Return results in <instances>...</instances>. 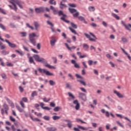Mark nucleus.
I'll return each instance as SVG.
<instances>
[{
  "label": "nucleus",
  "instance_id": "obj_43",
  "mask_svg": "<svg viewBox=\"0 0 131 131\" xmlns=\"http://www.w3.org/2000/svg\"><path fill=\"white\" fill-rule=\"evenodd\" d=\"M22 102H25V103H27V102H28V99L27 97H24L22 98Z\"/></svg>",
  "mask_w": 131,
  "mask_h": 131
},
{
  "label": "nucleus",
  "instance_id": "obj_36",
  "mask_svg": "<svg viewBox=\"0 0 131 131\" xmlns=\"http://www.w3.org/2000/svg\"><path fill=\"white\" fill-rule=\"evenodd\" d=\"M50 9L53 11V12L54 13V14H55V13H56L57 12V10H56V9L53 6H50Z\"/></svg>",
  "mask_w": 131,
  "mask_h": 131
},
{
  "label": "nucleus",
  "instance_id": "obj_17",
  "mask_svg": "<svg viewBox=\"0 0 131 131\" xmlns=\"http://www.w3.org/2000/svg\"><path fill=\"white\" fill-rule=\"evenodd\" d=\"M112 16L115 18V19H116V20H120V17L117 15V14L114 13H112Z\"/></svg>",
  "mask_w": 131,
  "mask_h": 131
},
{
  "label": "nucleus",
  "instance_id": "obj_63",
  "mask_svg": "<svg viewBox=\"0 0 131 131\" xmlns=\"http://www.w3.org/2000/svg\"><path fill=\"white\" fill-rule=\"evenodd\" d=\"M116 115L117 116V117H119L120 118H123V116H122V115L116 114Z\"/></svg>",
  "mask_w": 131,
  "mask_h": 131
},
{
  "label": "nucleus",
  "instance_id": "obj_54",
  "mask_svg": "<svg viewBox=\"0 0 131 131\" xmlns=\"http://www.w3.org/2000/svg\"><path fill=\"white\" fill-rule=\"evenodd\" d=\"M76 76L77 78H80L81 79H83V77H82L81 76H80V75L76 74Z\"/></svg>",
  "mask_w": 131,
  "mask_h": 131
},
{
  "label": "nucleus",
  "instance_id": "obj_11",
  "mask_svg": "<svg viewBox=\"0 0 131 131\" xmlns=\"http://www.w3.org/2000/svg\"><path fill=\"white\" fill-rule=\"evenodd\" d=\"M57 42V39L56 38H54V37H52V39L50 40V45L52 47H54L55 46V44Z\"/></svg>",
  "mask_w": 131,
  "mask_h": 131
},
{
  "label": "nucleus",
  "instance_id": "obj_45",
  "mask_svg": "<svg viewBox=\"0 0 131 131\" xmlns=\"http://www.w3.org/2000/svg\"><path fill=\"white\" fill-rule=\"evenodd\" d=\"M0 62H1V66H3V67H5V65L4 61H3V58H0Z\"/></svg>",
  "mask_w": 131,
  "mask_h": 131
},
{
  "label": "nucleus",
  "instance_id": "obj_26",
  "mask_svg": "<svg viewBox=\"0 0 131 131\" xmlns=\"http://www.w3.org/2000/svg\"><path fill=\"white\" fill-rule=\"evenodd\" d=\"M49 4H50V5H54V6H56V5H57V3H56V1H55V0H50Z\"/></svg>",
  "mask_w": 131,
  "mask_h": 131
},
{
  "label": "nucleus",
  "instance_id": "obj_18",
  "mask_svg": "<svg viewBox=\"0 0 131 131\" xmlns=\"http://www.w3.org/2000/svg\"><path fill=\"white\" fill-rule=\"evenodd\" d=\"M48 131H56L57 130V128L55 127H49L47 128Z\"/></svg>",
  "mask_w": 131,
  "mask_h": 131
},
{
  "label": "nucleus",
  "instance_id": "obj_25",
  "mask_svg": "<svg viewBox=\"0 0 131 131\" xmlns=\"http://www.w3.org/2000/svg\"><path fill=\"white\" fill-rule=\"evenodd\" d=\"M20 34H21V36L22 37H25L27 36V33L26 32H22L20 33Z\"/></svg>",
  "mask_w": 131,
  "mask_h": 131
},
{
  "label": "nucleus",
  "instance_id": "obj_38",
  "mask_svg": "<svg viewBox=\"0 0 131 131\" xmlns=\"http://www.w3.org/2000/svg\"><path fill=\"white\" fill-rule=\"evenodd\" d=\"M2 55H4L5 56H6V55H9V52H7L5 50H3V51H2Z\"/></svg>",
  "mask_w": 131,
  "mask_h": 131
},
{
  "label": "nucleus",
  "instance_id": "obj_47",
  "mask_svg": "<svg viewBox=\"0 0 131 131\" xmlns=\"http://www.w3.org/2000/svg\"><path fill=\"white\" fill-rule=\"evenodd\" d=\"M19 104L23 108H25V104H24V103L23 102V101H20L19 102Z\"/></svg>",
  "mask_w": 131,
  "mask_h": 131
},
{
  "label": "nucleus",
  "instance_id": "obj_31",
  "mask_svg": "<svg viewBox=\"0 0 131 131\" xmlns=\"http://www.w3.org/2000/svg\"><path fill=\"white\" fill-rule=\"evenodd\" d=\"M68 95H69V97L72 98V99L73 100H74V99H75V97L73 95V94H72V93H71L70 92H68Z\"/></svg>",
  "mask_w": 131,
  "mask_h": 131
},
{
  "label": "nucleus",
  "instance_id": "obj_15",
  "mask_svg": "<svg viewBox=\"0 0 131 131\" xmlns=\"http://www.w3.org/2000/svg\"><path fill=\"white\" fill-rule=\"evenodd\" d=\"M64 121L68 122V126L69 128H71L72 127V122L69 120H65Z\"/></svg>",
  "mask_w": 131,
  "mask_h": 131
},
{
  "label": "nucleus",
  "instance_id": "obj_28",
  "mask_svg": "<svg viewBox=\"0 0 131 131\" xmlns=\"http://www.w3.org/2000/svg\"><path fill=\"white\" fill-rule=\"evenodd\" d=\"M89 10L90 12H95V7L91 6L89 7Z\"/></svg>",
  "mask_w": 131,
  "mask_h": 131
},
{
  "label": "nucleus",
  "instance_id": "obj_24",
  "mask_svg": "<svg viewBox=\"0 0 131 131\" xmlns=\"http://www.w3.org/2000/svg\"><path fill=\"white\" fill-rule=\"evenodd\" d=\"M125 28L127 29V30H129L130 31L131 28V24H129L128 25H126Z\"/></svg>",
  "mask_w": 131,
  "mask_h": 131
},
{
  "label": "nucleus",
  "instance_id": "obj_53",
  "mask_svg": "<svg viewBox=\"0 0 131 131\" xmlns=\"http://www.w3.org/2000/svg\"><path fill=\"white\" fill-rule=\"evenodd\" d=\"M0 13H2V14H4V15H6L7 13H6V11L4 10V9H0Z\"/></svg>",
  "mask_w": 131,
  "mask_h": 131
},
{
  "label": "nucleus",
  "instance_id": "obj_56",
  "mask_svg": "<svg viewBox=\"0 0 131 131\" xmlns=\"http://www.w3.org/2000/svg\"><path fill=\"white\" fill-rule=\"evenodd\" d=\"M1 76L4 79H7V75H6L5 74H2Z\"/></svg>",
  "mask_w": 131,
  "mask_h": 131
},
{
  "label": "nucleus",
  "instance_id": "obj_64",
  "mask_svg": "<svg viewBox=\"0 0 131 131\" xmlns=\"http://www.w3.org/2000/svg\"><path fill=\"white\" fill-rule=\"evenodd\" d=\"M90 25L92 26V27H97V24L94 23L91 24Z\"/></svg>",
  "mask_w": 131,
  "mask_h": 131
},
{
  "label": "nucleus",
  "instance_id": "obj_6",
  "mask_svg": "<svg viewBox=\"0 0 131 131\" xmlns=\"http://www.w3.org/2000/svg\"><path fill=\"white\" fill-rule=\"evenodd\" d=\"M38 71H39L40 73H45L46 75H48L49 76H53V75H54V74L50 72V71L46 69H42L41 68H39Z\"/></svg>",
  "mask_w": 131,
  "mask_h": 131
},
{
  "label": "nucleus",
  "instance_id": "obj_57",
  "mask_svg": "<svg viewBox=\"0 0 131 131\" xmlns=\"http://www.w3.org/2000/svg\"><path fill=\"white\" fill-rule=\"evenodd\" d=\"M82 63L83 66L84 67V68L88 69V65H86V63H85V62L83 61Z\"/></svg>",
  "mask_w": 131,
  "mask_h": 131
},
{
  "label": "nucleus",
  "instance_id": "obj_21",
  "mask_svg": "<svg viewBox=\"0 0 131 131\" xmlns=\"http://www.w3.org/2000/svg\"><path fill=\"white\" fill-rule=\"evenodd\" d=\"M83 48L84 50H85V51H88V50H89V48H90V47L87 44L84 43L83 45Z\"/></svg>",
  "mask_w": 131,
  "mask_h": 131
},
{
  "label": "nucleus",
  "instance_id": "obj_44",
  "mask_svg": "<svg viewBox=\"0 0 131 131\" xmlns=\"http://www.w3.org/2000/svg\"><path fill=\"white\" fill-rule=\"evenodd\" d=\"M10 120H11V121H12V122H15V121H16V119H15V118H14V117H13V116H10Z\"/></svg>",
  "mask_w": 131,
  "mask_h": 131
},
{
  "label": "nucleus",
  "instance_id": "obj_30",
  "mask_svg": "<svg viewBox=\"0 0 131 131\" xmlns=\"http://www.w3.org/2000/svg\"><path fill=\"white\" fill-rule=\"evenodd\" d=\"M60 118H61L59 116H54L52 117L53 120H58V119H60Z\"/></svg>",
  "mask_w": 131,
  "mask_h": 131
},
{
  "label": "nucleus",
  "instance_id": "obj_10",
  "mask_svg": "<svg viewBox=\"0 0 131 131\" xmlns=\"http://www.w3.org/2000/svg\"><path fill=\"white\" fill-rule=\"evenodd\" d=\"M5 41H6V42H7V43L8 44L9 47H10V48H16V44L11 43L7 39H6Z\"/></svg>",
  "mask_w": 131,
  "mask_h": 131
},
{
  "label": "nucleus",
  "instance_id": "obj_23",
  "mask_svg": "<svg viewBox=\"0 0 131 131\" xmlns=\"http://www.w3.org/2000/svg\"><path fill=\"white\" fill-rule=\"evenodd\" d=\"M77 127H78V128H80V129H82V130H88V129H89L88 128L84 127L83 126H81L78 125H77Z\"/></svg>",
  "mask_w": 131,
  "mask_h": 131
},
{
  "label": "nucleus",
  "instance_id": "obj_16",
  "mask_svg": "<svg viewBox=\"0 0 131 131\" xmlns=\"http://www.w3.org/2000/svg\"><path fill=\"white\" fill-rule=\"evenodd\" d=\"M46 67L49 68V69H56V67L53 66H51L49 63L45 64Z\"/></svg>",
  "mask_w": 131,
  "mask_h": 131
},
{
  "label": "nucleus",
  "instance_id": "obj_32",
  "mask_svg": "<svg viewBox=\"0 0 131 131\" xmlns=\"http://www.w3.org/2000/svg\"><path fill=\"white\" fill-rule=\"evenodd\" d=\"M30 118H31L33 121H40V120L38 119L37 118H33L32 116H31Z\"/></svg>",
  "mask_w": 131,
  "mask_h": 131
},
{
  "label": "nucleus",
  "instance_id": "obj_29",
  "mask_svg": "<svg viewBox=\"0 0 131 131\" xmlns=\"http://www.w3.org/2000/svg\"><path fill=\"white\" fill-rule=\"evenodd\" d=\"M35 96H37V92L36 91H33L31 94V97H32V98H34Z\"/></svg>",
  "mask_w": 131,
  "mask_h": 131
},
{
  "label": "nucleus",
  "instance_id": "obj_27",
  "mask_svg": "<svg viewBox=\"0 0 131 131\" xmlns=\"http://www.w3.org/2000/svg\"><path fill=\"white\" fill-rule=\"evenodd\" d=\"M69 28L71 32H72V33H74V34H77V32H76V31H75V30L72 29L71 27H69Z\"/></svg>",
  "mask_w": 131,
  "mask_h": 131
},
{
  "label": "nucleus",
  "instance_id": "obj_49",
  "mask_svg": "<svg viewBox=\"0 0 131 131\" xmlns=\"http://www.w3.org/2000/svg\"><path fill=\"white\" fill-rule=\"evenodd\" d=\"M26 25H27V27H28L29 28H30L31 29H32V30H34V28L33 27L30 26L29 25V24H27Z\"/></svg>",
  "mask_w": 131,
  "mask_h": 131
},
{
  "label": "nucleus",
  "instance_id": "obj_20",
  "mask_svg": "<svg viewBox=\"0 0 131 131\" xmlns=\"http://www.w3.org/2000/svg\"><path fill=\"white\" fill-rule=\"evenodd\" d=\"M60 8L61 9H64V8H67V6H66V5H65V4H63V2H60Z\"/></svg>",
  "mask_w": 131,
  "mask_h": 131
},
{
  "label": "nucleus",
  "instance_id": "obj_3",
  "mask_svg": "<svg viewBox=\"0 0 131 131\" xmlns=\"http://www.w3.org/2000/svg\"><path fill=\"white\" fill-rule=\"evenodd\" d=\"M9 2L10 4H12V5H13V6H14V11H15V12H17V10H18L16 4L18 6V7L20 9H23V5H24V2L20 0H10ZM15 3L16 4H15Z\"/></svg>",
  "mask_w": 131,
  "mask_h": 131
},
{
  "label": "nucleus",
  "instance_id": "obj_34",
  "mask_svg": "<svg viewBox=\"0 0 131 131\" xmlns=\"http://www.w3.org/2000/svg\"><path fill=\"white\" fill-rule=\"evenodd\" d=\"M77 81H78V82H80V83H81V84H82L83 85H86V84H85V82L84 81L77 80Z\"/></svg>",
  "mask_w": 131,
  "mask_h": 131
},
{
  "label": "nucleus",
  "instance_id": "obj_61",
  "mask_svg": "<svg viewBox=\"0 0 131 131\" xmlns=\"http://www.w3.org/2000/svg\"><path fill=\"white\" fill-rule=\"evenodd\" d=\"M84 96V94L82 93H79V98H82Z\"/></svg>",
  "mask_w": 131,
  "mask_h": 131
},
{
  "label": "nucleus",
  "instance_id": "obj_55",
  "mask_svg": "<svg viewBox=\"0 0 131 131\" xmlns=\"http://www.w3.org/2000/svg\"><path fill=\"white\" fill-rule=\"evenodd\" d=\"M19 90L20 93H23L24 92V89L23 88H22V86H19Z\"/></svg>",
  "mask_w": 131,
  "mask_h": 131
},
{
  "label": "nucleus",
  "instance_id": "obj_37",
  "mask_svg": "<svg viewBox=\"0 0 131 131\" xmlns=\"http://www.w3.org/2000/svg\"><path fill=\"white\" fill-rule=\"evenodd\" d=\"M49 83L50 84V85H55L56 84V82H55V81H54L53 80H50L49 81Z\"/></svg>",
  "mask_w": 131,
  "mask_h": 131
},
{
  "label": "nucleus",
  "instance_id": "obj_50",
  "mask_svg": "<svg viewBox=\"0 0 131 131\" xmlns=\"http://www.w3.org/2000/svg\"><path fill=\"white\" fill-rule=\"evenodd\" d=\"M69 6L72 8H76V5L75 4H69Z\"/></svg>",
  "mask_w": 131,
  "mask_h": 131
},
{
  "label": "nucleus",
  "instance_id": "obj_4",
  "mask_svg": "<svg viewBox=\"0 0 131 131\" xmlns=\"http://www.w3.org/2000/svg\"><path fill=\"white\" fill-rule=\"evenodd\" d=\"M34 37H39V34H36L35 33H31L29 34V39L33 46H36V40Z\"/></svg>",
  "mask_w": 131,
  "mask_h": 131
},
{
  "label": "nucleus",
  "instance_id": "obj_62",
  "mask_svg": "<svg viewBox=\"0 0 131 131\" xmlns=\"http://www.w3.org/2000/svg\"><path fill=\"white\" fill-rule=\"evenodd\" d=\"M47 24L49 25H50V26H52V27H54V24H53L51 21H47Z\"/></svg>",
  "mask_w": 131,
  "mask_h": 131
},
{
  "label": "nucleus",
  "instance_id": "obj_2",
  "mask_svg": "<svg viewBox=\"0 0 131 131\" xmlns=\"http://www.w3.org/2000/svg\"><path fill=\"white\" fill-rule=\"evenodd\" d=\"M69 11L70 12V13H71V14H73V17L75 18H77L78 17V19H79L80 21H82L83 22V23H84V24H88V21L85 20L84 17L82 16H79V12H78L76 9L69 8Z\"/></svg>",
  "mask_w": 131,
  "mask_h": 131
},
{
  "label": "nucleus",
  "instance_id": "obj_51",
  "mask_svg": "<svg viewBox=\"0 0 131 131\" xmlns=\"http://www.w3.org/2000/svg\"><path fill=\"white\" fill-rule=\"evenodd\" d=\"M51 100V98H49L48 99H47V98H43V102H45L46 103H48L50 100Z\"/></svg>",
  "mask_w": 131,
  "mask_h": 131
},
{
  "label": "nucleus",
  "instance_id": "obj_41",
  "mask_svg": "<svg viewBox=\"0 0 131 131\" xmlns=\"http://www.w3.org/2000/svg\"><path fill=\"white\" fill-rule=\"evenodd\" d=\"M16 108L19 112H24V110L20 108L19 106H16Z\"/></svg>",
  "mask_w": 131,
  "mask_h": 131
},
{
  "label": "nucleus",
  "instance_id": "obj_59",
  "mask_svg": "<svg viewBox=\"0 0 131 131\" xmlns=\"http://www.w3.org/2000/svg\"><path fill=\"white\" fill-rule=\"evenodd\" d=\"M102 25H103L104 27H107V26H108V24H107V23L105 22L104 21H102Z\"/></svg>",
  "mask_w": 131,
  "mask_h": 131
},
{
  "label": "nucleus",
  "instance_id": "obj_35",
  "mask_svg": "<svg viewBox=\"0 0 131 131\" xmlns=\"http://www.w3.org/2000/svg\"><path fill=\"white\" fill-rule=\"evenodd\" d=\"M3 107L5 110H9V106H8V104L4 103L3 104Z\"/></svg>",
  "mask_w": 131,
  "mask_h": 131
},
{
  "label": "nucleus",
  "instance_id": "obj_39",
  "mask_svg": "<svg viewBox=\"0 0 131 131\" xmlns=\"http://www.w3.org/2000/svg\"><path fill=\"white\" fill-rule=\"evenodd\" d=\"M71 25L72 27H73V28H74L75 29H76L77 28V26L73 23H71Z\"/></svg>",
  "mask_w": 131,
  "mask_h": 131
},
{
  "label": "nucleus",
  "instance_id": "obj_8",
  "mask_svg": "<svg viewBox=\"0 0 131 131\" xmlns=\"http://www.w3.org/2000/svg\"><path fill=\"white\" fill-rule=\"evenodd\" d=\"M58 15H59V16L62 15V17H61V18H60L61 20H62V21H64V22H66V19H65V18H66V15L63 14V11H59L58 12Z\"/></svg>",
  "mask_w": 131,
  "mask_h": 131
},
{
  "label": "nucleus",
  "instance_id": "obj_22",
  "mask_svg": "<svg viewBox=\"0 0 131 131\" xmlns=\"http://www.w3.org/2000/svg\"><path fill=\"white\" fill-rule=\"evenodd\" d=\"M34 25L35 27L36 30H37V31L38 30V27H39V25L38 24V23H37V22H36V21H35L34 23Z\"/></svg>",
  "mask_w": 131,
  "mask_h": 131
},
{
  "label": "nucleus",
  "instance_id": "obj_40",
  "mask_svg": "<svg viewBox=\"0 0 131 131\" xmlns=\"http://www.w3.org/2000/svg\"><path fill=\"white\" fill-rule=\"evenodd\" d=\"M76 120L77 122H79L80 121V122H81V123H85V124H86V122L80 120V119H76Z\"/></svg>",
  "mask_w": 131,
  "mask_h": 131
},
{
  "label": "nucleus",
  "instance_id": "obj_12",
  "mask_svg": "<svg viewBox=\"0 0 131 131\" xmlns=\"http://www.w3.org/2000/svg\"><path fill=\"white\" fill-rule=\"evenodd\" d=\"M71 63L72 64H73L74 65V67L75 68H80V67L79 66V65L76 63V61H75V60H72Z\"/></svg>",
  "mask_w": 131,
  "mask_h": 131
},
{
  "label": "nucleus",
  "instance_id": "obj_42",
  "mask_svg": "<svg viewBox=\"0 0 131 131\" xmlns=\"http://www.w3.org/2000/svg\"><path fill=\"white\" fill-rule=\"evenodd\" d=\"M15 52L16 53H18V54H19L20 55V56H24V54L23 53V52L21 51H19V50H15Z\"/></svg>",
  "mask_w": 131,
  "mask_h": 131
},
{
  "label": "nucleus",
  "instance_id": "obj_48",
  "mask_svg": "<svg viewBox=\"0 0 131 131\" xmlns=\"http://www.w3.org/2000/svg\"><path fill=\"white\" fill-rule=\"evenodd\" d=\"M121 40L123 42H127V39L125 37H122Z\"/></svg>",
  "mask_w": 131,
  "mask_h": 131
},
{
  "label": "nucleus",
  "instance_id": "obj_52",
  "mask_svg": "<svg viewBox=\"0 0 131 131\" xmlns=\"http://www.w3.org/2000/svg\"><path fill=\"white\" fill-rule=\"evenodd\" d=\"M93 63H94V61H93V60H90L88 61V64H89V66H92V65H93Z\"/></svg>",
  "mask_w": 131,
  "mask_h": 131
},
{
  "label": "nucleus",
  "instance_id": "obj_9",
  "mask_svg": "<svg viewBox=\"0 0 131 131\" xmlns=\"http://www.w3.org/2000/svg\"><path fill=\"white\" fill-rule=\"evenodd\" d=\"M73 104L76 105L75 109L76 110H79V108H80V104H79V102H78V100H76L73 101Z\"/></svg>",
  "mask_w": 131,
  "mask_h": 131
},
{
  "label": "nucleus",
  "instance_id": "obj_58",
  "mask_svg": "<svg viewBox=\"0 0 131 131\" xmlns=\"http://www.w3.org/2000/svg\"><path fill=\"white\" fill-rule=\"evenodd\" d=\"M60 109V107L59 106L56 107L54 108V110L55 112H58L59 111V110Z\"/></svg>",
  "mask_w": 131,
  "mask_h": 131
},
{
  "label": "nucleus",
  "instance_id": "obj_14",
  "mask_svg": "<svg viewBox=\"0 0 131 131\" xmlns=\"http://www.w3.org/2000/svg\"><path fill=\"white\" fill-rule=\"evenodd\" d=\"M66 47H67V49H69V51H71L72 50H75V49H76V47L72 46V47H70L68 44L67 43H64Z\"/></svg>",
  "mask_w": 131,
  "mask_h": 131
},
{
  "label": "nucleus",
  "instance_id": "obj_46",
  "mask_svg": "<svg viewBox=\"0 0 131 131\" xmlns=\"http://www.w3.org/2000/svg\"><path fill=\"white\" fill-rule=\"evenodd\" d=\"M43 118L45 119V120H47L48 121L50 120V117L49 116H45L43 117Z\"/></svg>",
  "mask_w": 131,
  "mask_h": 131
},
{
  "label": "nucleus",
  "instance_id": "obj_33",
  "mask_svg": "<svg viewBox=\"0 0 131 131\" xmlns=\"http://www.w3.org/2000/svg\"><path fill=\"white\" fill-rule=\"evenodd\" d=\"M6 66H8V67H13V66H14V64H13L11 62H6Z\"/></svg>",
  "mask_w": 131,
  "mask_h": 131
},
{
  "label": "nucleus",
  "instance_id": "obj_13",
  "mask_svg": "<svg viewBox=\"0 0 131 131\" xmlns=\"http://www.w3.org/2000/svg\"><path fill=\"white\" fill-rule=\"evenodd\" d=\"M114 94H116V95L118 97V98H124V96L122 95L120 93L117 92V91H114Z\"/></svg>",
  "mask_w": 131,
  "mask_h": 131
},
{
  "label": "nucleus",
  "instance_id": "obj_7",
  "mask_svg": "<svg viewBox=\"0 0 131 131\" xmlns=\"http://www.w3.org/2000/svg\"><path fill=\"white\" fill-rule=\"evenodd\" d=\"M35 11L36 13H43L45 12V9L43 7H40L35 8Z\"/></svg>",
  "mask_w": 131,
  "mask_h": 131
},
{
  "label": "nucleus",
  "instance_id": "obj_60",
  "mask_svg": "<svg viewBox=\"0 0 131 131\" xmlns=\"http://www.w3.org/2000/svg\"><path fill=\"white\" fill-rule=\"evenodd\" d=\"M52 59L54 61V64H57V58L56 57H52Z\"/></svg>",
  "mask_w": 131,
  "mask_h": 131
},
{
  "label": "nucleus",
  "instance_id": "obj_5",
  "mask_svg": "<svg viewBox=\"0 0 131 131\" xmlns=\"http://www.w3.org/2000/svg\"><path fill=\"white\" fill-rule=\"evenodd\" d=\"M84 34L87 38H89V40H90V41H96V40H97V39H98V38H97V37H96V35H94V34H93L92 32H90L89 34H90V35L93 36V37H94L95 39L91 37V36H90V35H89L87 33H84Z\"/></svg>",
  "mask_w": 131,
  "mask_h": 131
},
{
  "label": "nucleus",
  "instance_id": "obj_1",
  "mask_svg": "<svg viewBox=\"0 0 131 131\" xmlns=\"http://www.w3.org/2000/svg\"><path fill=\"white\" fill-rule=\"evenodd\" d=\"M33 58L36 62H40L41 63H45V62H46V59L45 58L39 57V55L37 54H34L33 55V57L31 56L29 57V62L30 64L35 65V62H34Z\"/></svg>",
  "mask_w": 131,
  "mask_h": 131
},
{
  "label": "nucleus",
  "instance_id": "obj_19",
  "mask_svg": "<svg viewBox=\"0 0 131 131\" xmlns=\"http://www.w3.org/2000/svg\"><path fill=\"white\" fill-rule=\"evenodd\" d=\"M6 48V45H4V43L0 41V50H5Z\"/></svg>",
  "mask_w": 131,
  "mask_h": 131
}]
</instances>
